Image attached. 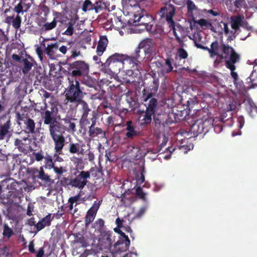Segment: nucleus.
I'll return each mask as SVG.
<instances>
[{
  "label": "nucleus",
  "instance_id": "f257e3e1",
  "mask_svg": "<svg viewBox=\"0 0 257 257\" xmlns=\"http://www.w3.org/2000/svg\"><path fill=\"white\" fill-rule=\"evenodd\" d=\"M159 81L158 78H153L152 83L149 86L146 87L142 90L141 100L146 106V110L138 111L139 115V122L142 126H146L151 124L152 117L154 118L155 114L158 108V101L153 96L158 91Z\"/></svg>",
  "mask_w": 257,
  "mask_h": 257
},
{
  "label": "nucleus",
  "instance_id": "f03ea898",
  "mask_svg": "<svg viewBox=\"0 0 257 257\" xmlns=\"http://www.w3.org/2000/svg\"><path fill=\"white\" fill-rule=\"evenodd\" d=\"M46 111L41 112V117L44 124L49 125V131L51 138L63 135L66 128L61 123L57 121L58 114V108L56 104H52L48 107L45 105Z\"/></svg>",
  "mask_w": 257,
  "mask_h": 257
},
{
  "label": "nucleus",
  "instance_id": "7ed1b4c3",
  "mask_svg": "<svg viewBox=\"0 0 257 257\" xmlns=\"http://www.w3.org/2000/svg\"><path fill=\"white\" fill-rule=\"evenodd\" d=\"M176 8L172 4L166 5L164 7L161 8L159 12V14L163 20H165L168 24L169 27L173 31V34L178 43L182 44L183 41L180 37L177 31L179 32L182 36H185V32L183 27L179 24L175 26V22L173 18L175 14Z\"/></svg>",
  "mask_w": 257,
  "mask_h": 257
},
{
  "label": "nucleus",
  "instance_id": "20e7f679",
  "mask_svg": "<svg viewBox=\"0 0 257 257\" xmlns=\"http://www.w3.org/2000/svg\"><path fill=\"white\" fill-rule=\"evenodd\" d=\"M222 52L224 56H221L222 59L225 60V66L231 71V76L233 79V82L235 84L238 80V74L234 70L236 69L235 64L240 61V55L237 54L234 49L228 45L222 44L221 45Z\"/></svg>",
  "mask_w": 257,
  "mask_h": 257
},
{
  "label": "nucleus",
  "instance_id": "39448f33",
  "mask_svg": "<svg viewBox=\"0 0 257 257\" xmlns=\"http://www.w3.org/2000/svg\"><path fill=\"white\" fill-rule=\"evenodd\" d=\"M68 86L65 90V97L67 103L73 104L74 102L83 99L85 93L83 88L80 85L79 81L76 78H68Z\"/></svg>",
  "mask_w": 257,
  "mask_h": 257
},
{
  "label": "nucleus",
  "instance_id": "423d86ee",
  "mask_svg": "<svg viewBox=\"0 0 257 257\" xmlns=\"http://www.w3.org/2000/svg\"><path fill=\"white\" fill-rule=\"evenodd\" d=\"M127 55L115 53L110 56L102 64L103 68L106 71L113 73H118L122 68L123 61L127 60Z\"/></svg>",
  "mask_w": 257,
  "mask_h": 257
},
{
  "label": "nucleus",
  "instance_id": "0eeeda50",
  "mask_svg": "<svg viewBox=\"0 0 257 257\" xmlns=\"http://www.w3.org/2000/svg\"><path fill=\"white\" fill-rule=\"evenodd\" d=\"M212 118L209 116H203L201 119L196 120L190 127V132L194 136L205 134L212 128L213 125Z\"/></svg>",
  "mask_w": 257,
  "mask_h": 257
},
{
  "label": "nucleus",
  "instance_id": "6e6552de",
  "mask_svg": "<svg viewBox=\"0 0 257 257\" xmlns=\"http://www.w3.org/2000/svg\"><path fill=\"white\" fill-rule=\"evenodd\" d=\"M68 69L70 74L76 78L84 77L88 75L89 71V66L83 61H76L70 64Z\"/></svg>",
  "mask_w": 257,
  "mask_h": 257
},
{
  "label": "nucleus",
  "instance_id": "1a4fd4ad",
  "mask_svg": "<svg viewBox=\"0 0 257 257\" xmlns=\"http://www.w3.org/2000/svg\"><path fill=\"white\" fill-rule=\"evenodd\" d=\"M90 177V172L82 171L74 179L70 180L69 183H67V184L70 185L72 187L82 189L87 184L88 182L87 179L89 178ZM68 181V178L63 177V180H61V183H63V182H65L67 184V182Z\"/></svg>",
  "mask_w": 257,
  "mask_h": 257
},
{
  "label": "nucleus",
  "instance_id": "9d476101",
  "mask_svg": "<svg viewBox=\"0 0 257 257\" xmlns=\"http://www.w3.org/2000/svg\"><path fill=\"white\" fill-rule=\"evenodd\" d=\"M114 236H113V233L111 231L104 230L101 232L98 242L100 249L111 251L112 244L114 240Z\"/></svg>",
  "mask_w": 257,
  "mask_h": 257
},
{
  "label": "nucleus",
  "instance_id": "9b49d317",
  "mask_svg": "<svg viewBox=\"0 0 257 257\" xmlns=\"http://www.w3.org/2000/svg\"><path fill=\"white\" fill-rule=\"evenodd\" d=\"M173 60L170 58H167L164 61L162 60H156L153 63L157 69L158 74L163 75L172 72L173 70Z\"/></svg>",
  "mask_w": 257,
  "mask_h": 257
},
{
  "label": "nucleus",
  "instance_id": "f8f14e48",
  "mask_svg": "<svg viewBox=\"0 0 257 257\" xmlns=\"http://www.w3.org/2000/svg\"><path fill=\"white\" fill-rule=\"evenodd\" d=\"M7 203L10 204L3 211L4 214L8 219L18 221L21 216L19 207L16 205L12 204L13 200H9Z\"/></svg>",
  "mask_w": 257,
  "mask_h": 257
},
{
  "label": "nucleus",
  "instance_id": "ddd939ff",
  "mask_svg": "<svg viewBox=\"0 0 257 257\" xmlns=\"http://www.w3.org/2000/svg\"><path fill=\"white\" fill-rule=\"evenodd\" d=\"M101 203L102 200L94 201L92 206L87 211L84 217V222L86 226L89 225L94 221Z\"/></svg>",
  "mask_w": 257,
  "mask_h": 257
},
{
  "label": "nucleus",
  "instance_id": "4468645a",
  "mask_svg": "<svg viewBox=\"0 0 257 257\" xmlns=\"http://www.w3.org/2000/svg\"><path fill=\"white\" fill-rule=\"evenodd\" d=\"M139 48L144 50L145 55H152L156 51V44L152 39H145L139 43Z\"/></svg>",
  "mask_w": 257,
  "mask_h": 257
},
{
  "label": "nucleus",
  "instance_id": "2eb2a0df",
  "mask_svg": "<svg viewBox=\"0 0 257 257\" xmlns=\"http://www.w3.org/2000/svg\"><path fill=\"white\" fill-rule=\"evenodd\" d=\"M130 245V240L128 238H119L114 244L111 248L112 253H117L124 252L128 249Z\"/></svg>",
  "mask_w": 257,
  "mask_h": 257
},
{
  "label": "nucleus",
  "instance_id": "dca6fc26",
  "mask_svg": "<svg viewBox=\"0 0 257 257\" xmlns=\"http://www.w3.org/2000/svg\"><path fill=\"white\" fill-rule=\"evenodd\" d=\"M141 48H139V45L136 48L134 53L130 56H127V60H130V62L132 63L133 67L138 69V66L141 64V62L144 59L143 53L141 51Z\"/></svg>",
  "mask_w": 257,
  "mask_h": 257
},
{
  "label": "nucleus",
  "instance_id": "f3484780",
  "mask_svg": "<svg viewBox=\"0 0 257 257\" xmlns=\"http://www.w3.org/2000/svg\"><path fill=\"white\" fill-rule=\"evenodd\" d=\"M230 23L231 28L234 31V34L240 27H243L244 24H248L247 22L244 20L243 15L240 14L231 16Z\"/></svg>",
  "mask_w": 257,
  "mask_h": 257
},
{
  "label": "nucleus",
  "instance_id": "a211bd4d",
  "mask_svg": "<svg viewBox=\"0 0 257 257\" xmlns=\"http://www.w3.org/2000/svg\"><path fill=\"white\" fill-rule=\"evenodd\" d=\"M31 140L27 137L22 139H15L14 145L18 149L19 152L24 154H27L29 151L30 146Z\"/></svg>",
  "mask_w": 257,
  "mask_h": 257
},
{
  "label": "nucleus",
  "instance_id": "6ab92c4d",
  "mask_svg": "<svg viewBox=\"0 0 257 257\" xmlns=\"http://www.w3.org/2000/svg\"><path fill=\"white\" fill-rule=\"evenodd\" d=\"M154 121L156 124L162 125L163 127L171 124L173 120L170 118L169 115L166 112L159 113L154 116Z\"/></svg>",
  "mask_w": 257,
  "mask_h": 257
},
{
  "label": "nucleus",
  "instance_id": "aec40b11",
  "mask_svg": "<svg viewBox=\"0 0 257 257\" xmlns=\"http://www.w3.org/2000/svg\"><path fill=\"white\" fill-rule=\"evenodd\" d=\"M54 143V150L58 155L62 154V150L65 146V138L63 135L51 138Z\"/></svg>",
  "mask_w": 257,
  "mask_h": 257
},
{
  "label": "nucleus",
  "instance_id": "412c9836",
  "mask_svg": "<svg viewBox=\"0 0 257 257\" xmlns=\"http://www.w3.org/2000/svg\"><path fill=\"white\" fill-rule=\"evenodd\" d=\"M85 144L82 141L79 143H71L69 145L68 151L71 154L84 155L85 153L84 147Z\"/></svg>",
  "mask_w": 257,
  "mask_h": 257
},
{
  "label": "nucleus",
  "instance_id": "4be33fe9",
  "mask_svg": "<svg viewBox=\"0 0 257 257\" xmlns=\"http://www.w3.org/2000/svg\"><path fill=\"white\" fill-rule=\"evenodd\" d=\"M59 48V43L58 42L52 43L48 44L45 48L44 52L51 59H55L57 56V52Z\"/></svg>",
  "mask_w": 257,
  "mask_h": 257
},
{
  "label": "nucleus",
  "instance_id": "5701e85b",
  "mask_svg": "<svg viewBox=\"0 0 257 257\" xmlns=\"http://www.w3.org/2000/svg\"><path fill=\"white\" fill-rule=\"evenodd\" d=\"M126 126L127 132L125 134V136L127 138L133 139L141 135V133L136 130V127L133 124L132 121H127L126 123Z\"/></svg>",
  "mask_w": 257,
  "mask_h": 257
},
{
  "label": "nucleus",
  "instance_id": "b1692460",
  "mask_svg": "<svg viewBox=\"0 0 257 257\" xmlns=\"http://www.w3.org/2000/svg\"><path fill=\"white\" fill-rule=\"evenodd\" d=\"M73 103L75 104L76 106H79L78 110L81 113V116H88L91 109L89 107L88 104L86 101L81 99L80 100L76 101Z\"/></svg>",
  "mask_w": 257,
  "mask_h": 257
},
{
  "label": "nucleus",
  "instance_id": "393cba45",
  "mask_svg": "<svg viewBox=\"0 0 257 257\" xmlns=\"http://www.w3.org/2000/svg\"><path fill=\"white\" fill-rule=\"evenodd\" d=\"M108 43V41L106 36H101L100 37L96 48V53L98 56H101L105 51Z\"/></svg>",
  "mask_w": 257,
  "mask_h": 257
},
{
  "label": "nucleus",
  "instance_id": "a878e982",
  "mask_svg": "<svg viewBox=\"0 0 257 257\" xmlns=\"http://www.w3.org/2000/svg\"><path fill=\"white\" fill-rule=\"evenodd\" d=\"M88 134L89 137L92 139L96 137L101 139L106 138L105 132L98 127H89Z\"/></svg>",
  "mask_w": 257,
  "mask_h": 257
},
{
  "label": "nucleus",
  "instance_id": "bb28decb",
  "mask_svg": "<svg viewBox=\"0 0 257 257\" xmlns=\"http://www.w3.org/2000/svg\"><path fill=\"white\" fill-rule=\"evenodd\" d=\"M10 126L11 120L10 118L4 123H3L2 120L0 119V140H4L9 133Z\"/></svg>",
  "mask_w": 257,
  "mask_h": 257
},
{
  "label": "nucleus",
  "instance_id": "cd10ccee",
  "mask_svg": "<svg viewBox=\"0 0 257 257\" xmlns=\"http://www.w3.org/2000/svg\"><path fill=\"white\" fill-rule=\"evenodd\" d=\"M53 15L55 16V18L53 21L51 23H46L43 25V29L45 31L51 30L56 27L58 22L56 19L59 18L62 16V14L61 13L55 12L53 13Z\"/></svg>",
  "mask_w": 257,
  "mask_h": 257
},
{
  "label": "nucleus",
  "instance_id": "c85d7f7f",
  "mask_svg": "<svg viewBox=\"0 0 257 257\" xmlns=\"http://www.w3.org/2000/svg\"><path fill=\"white\" fill-rule=\"evenodd\" d=\"M23 123L25 125L24 128L26 132L32 134L36 133V123L33 119L29 117L23 121Z\"/></svg>",
  "mask_w": 257,
  "mask_h": 257
},
{
  "label": "nucleus",
  "instance_id": "c756f323",
  "mask_svg": "<svg viewBox=\"0 0 257 257\" xmlns=\"http://www.w3.org/2000/svg\"><path fill=\"white\" fill-rule=\"evenodd\" d=\"M36 173L38 174L36 177L43 181L45 183L51 184L53 183V181L51 179L50 176L45 173L42 167H41L40 170H37Z\"/></svg>",
  "mask_w": 257,
  "mask_h": 257
},
{
  "label": "nucleus",
  "instance_id": "7c9ffc66",
  "mask_svg": "<svg viewBox=\"0 0 257 257\" xmlns=\"http://www.w3.org/2000/svg\"><path fill=\"white\" fill-rule=\"evenodd\" d=\"M33 61V59L30 56H29L28 58H23L22 61L23 63L22 72L24 74H27L31 70L33 66L32 63Z\"/></svg>",
  "mask_w": 257,
  "mask_h": 257
},
{
  "label": "nucleus",
  "instance_id": "2f4dec72",
  "mask_svg": "<svg viewBox=\"0 0 257 257\" xmlns=\"http://www.w3.org/2000/svg\"><path fill=\"white\" fill-rule=\"evenodd\" d=\"M64 123L66 124L65 128L69 132L74 133L76 132V123L75 121L76 120V119L71 118H65L63 119Z\"/></svg>",
  "mask_w": 257,
  "mask_h": 257
},
{
  "label": "nucleus",
  "instance_id": "473e14b6",
  "mask_svg": "<svg viewBox=\"0 0 257 257\" xmlns=\"http://www.w3.org/2000/svg\"><path fill=\"white\" fill-rule=\"evenodd\" d=\"M219 43L217 41H215L212 42L211 44V48H210L209 54L210 57H212L214 56H217L222 58L221 56H224V54L222 53V54H219Z\"/></svg>",
  "mask_w": 257,
  "mask_h": 257
},
{
  "label": "nucleus",
  "instance_id": "72a5a7b5",
  "mask_svg": "<svg viewBox=\"0 0 257 257\" xmlns=\"http://www.w3.org/2000/svg\"><path fill=\"white\" fill-rule=\"evenodd\" d=\"M41 95H42V98H44V100H43V103H44V106H41L40 107V109L39 110L40 111H41V113L42 112H44V111H46V109L45 108V105L46 104V105L49 107V106H50L52 104H54V103H51L50 104V105H48V104L46 102V98H48L49 97H50L51 95V93H50V92H48L47 91H46V90H42L41 91Z\"/></svg>",
  "mask_w": 257,
  "mask_h": 257
},
{
  "label": "nucleus",
  "instance_id": "f704fd0d",
  "mask_svg": "<svg viewBox=\"0 0 257 257\" xmlns=\"http://www.w3.org/2000/svg\"><path fill=\"white\" fill-rule=\"evenodd\" d=\"M14 234V231L13 229L9 227V225L4 223L3 224V235L4 237L9 239Z\"/></svg>",
  "mask_w": 257,
  "mask_h": 257
},
{
  "label": "nucleus",
  "instance_id": "c9c22d12",
  "mask_svg": "<svg viewBox=\"0 0 257 257\" xmlns=\"http://www.w3.org/2000/svg\"><path fill=\"white\" fill-rule=\"evenodd\" d=\"M77 169L82 170L84 168L83 161L82 157L73 156L70 158Z\"/></svg>",
  "mask_w": 257,
  "mask_h": 257
},
{
  "label": "nucleus",
  "instance_id": "e433bc0d",
  "mask_svg": "<svg viewBox=\"0 0 257 257\" xmlns=\"http://www.w3.org/2000/svg\"><path fill=\"white\" fill-rule=\"evenodd\" d=\"M227 113L224 112L222 114L221 117L220 118H216V119H218L220 123H225L226 122H228L227 125H231L233 120L231 114H230V116L228 118H227Z\"/></svg>",
  "mask_w": 257,
  "mask_h": 257
},
{
  "label": "nucleus",
  "instance_id": "4c0bfd02",
  "mask_svg": "<svg viewBox=\"0 0 257 257\" xmlns=\"http://www.w3.org/2000/svg\"><path fill=\"white\" fill-rule=\"evenodd\" d=\"M16 114L17 121L19 125L21 124V121L23 122L30 117L28 113H26L25 112L21 113L20 112H17Z\"/></svg>",
  "mask_w": 257,
  "mask_h": 257
},
{
  "label": "nucleus",
  "instance_id": "58836bf2",
  "mask_svg": "<svg viewBox=\"0 0 257 257\" xmlns=\"http://www.w3.org/2000/svg\"><path fill=\"white\" fill-rule=\"evenodd\" d=\"M163 28L160 25H155L153 26L150 34L153 35H161L163 32Z\"/></svg>",
  "mask_w": 257,
  "mask_h": 257
},
{
  "label": "nucleus",
  "instance_id": "ea45409f",
  "mask_svg": "<svg viewBox=\"0 0 257 257\" xmlns=\"http://www.w3.org/2000/svg\"><path fill=\"white\" fill-rule=\"evenodd\" d=\"M44 159H45L44 163L45 168L49 169H52L54 166L52 156L49 155H47L44 157Z\"/></svg>",
  "mask_w": 257,
  "mask_h": 257
},
{
  "label": "nucleus",
  "instance_id": "a19ab883",
  "mask_svg": "<svg viewBox=\"0 0 257 257\" xmlns=\"http://www.w3.org/2000/svg\"><path fill=\"white\" fill-rule=\"evenodd\" d=\"M74 242L79 244L80 246L82 247H86L88 245V242L85 237L82 235L80 236H77L75 238Z\"/></svg>",
  "mask_w": 257,
  "mask_h": 257
},
{
  "label": "nucleus",
  "instance_id": "79ce46f5",
  "mask_svg": "<svg viewBox=\"0 0 257 257\" xmlns=\"http://www.w3.org/2000/svg\"><path fill=\"white\" fill-rule=\"evenodd\" d=\"M131 153L132 157L134 159L138 160L141 157V152L138 147H133Z\"/></svg>",
  "mask_w": 257,
  "mask_h": 257
},
{
  "label": "nucleus",
  "instance_id": "37998d69",
  "mask_svg": "<svg viewBox=\"0 0 257 257\" xmlns=\"http://www.w3.org/2000/svg\"><path fill=\"white\" fill-rule=\"evenodd\" d=\"M75 24V22L72 20H70L69 21L68 24V27L67 30L64 32V34L68 36H71L73 34L74 32V27L73 26Z\"/></svg>",
  "mask_w": 257,
  "mask_h": 257
},
{
  "label": "nucleus",
  "instance_id": "c03bdc74",
  "mask_svg": "<svg viewBox=\"0 0 257 257\" xmlns=\"http://www.w3.org/2000/svg\"><path fill=\"white\" fill-rule=\"evenodd\" d=\"M88 116H81V118L80 121V126L82 129L84 131L87 130V126L90 124V121L87 118Z\"/></svg>",
  "mask_w": 257,
  "mask_h": 257
},
{
  "label": "nucleus",
  "instance_id": "a18cd8bd",
  "mask_svg": "<svg viewBox=\"0 0 257 257\" xmlns=\"http://www.w3.org/2000/svg\"><path fill=\"white\" fill-rule=\"evenodd\" d=\"M126 75L130 77V78L126 79V82L127 83H133L137 81L135 77L136 76H135L134 72L132 70H128L126 72Z\"/></svg>",
  "mask_w": 257,
  "mask_h": 257
},
{
  "label": "nucleus",
  "instance_id": "49530a36",
  "mask_svg": "<svg viewBox=\"0 0 257 257\" xmlns=\"http://www.w3.org/2000/svg\"><path fill=\"white\" fill-rule=\"evenodd\" d=\"M82 10L83 12H86L87 11L93 10V4L89 0H85L82 6Z\"/></svg>",
  "mask_w": 257,
  "mask_h": 257
},
{
  "label": "nucleus",
  "instance_id": "de8ad7c7",
  "mask_svg": "<svg viewBox=\"0 0 257 257\" xmlns=\"http://www.w3.org/2000/svg\"><path fill=\"white\" fill-rule=\"evenodd\" d=\"M149 19V20L151 19L148 16H140V17H138V19H137L138 24H137V25L145 26L149 22L146 20V19Z\"/></svg>",
  "mask_w": 257,
  "mask_h": 257
},
{
  "label": "nucleus",
  "instance_id": "09e8293b",
  "mask_svg": "<svg viewBox=\"0 0 257 257\" xmlns=\"http://www.w3.org/2000/svg\"><path fill=\"white\" fill-rule=\"evenodd\" d=\"M21 18L19 15H17L16 18L13 20L12 25L13 27L16 29H19L21 26Z\"/></svg>",
  "mask_w": 257,
  "mask_h": 257
},
{
  "label": "nucleus",
  "instance_id": "8fccbe9b",
  "mask_svg": "<svg viewBox=\"0 0 257 257\" xmlns=\"http://www.w3.org/2000/svg\"><path fill=\"white\" fill-rule=\"evenodd\" d=\"M177 54L179 57V58L181 59H186L188 56V54L187 51L183 49V48H180L177 50Z\"/></svg>",
  "mask_w": 257,
  "mask_h": 257
},
{
  "label": "nucleus",
  "instance_id": "3c124183",
  "mask_svg": "<svg viewBox=\"0 0 257 257\" xmlns=\"http://www.w3.org/2000/svg\"><path fill=\"white\" fill-rule=\"evenodd\" d=\"M136 194L140 199L144 200L146 199V194L143 192V189L141 187H138L136 190Z\"/></svg>",
  "mask_w": 257,
  "mask_h": 257
},
{
  "label": "nucleus",
  "instance_id": "603ef678",
  "mask_svg": "<svg viewBox=\"0 0 257 257\" xmlns=\"http://www.w3.org/2000/svg\"><path fill=\"white\" fill-rule=\"evenodd\" d=\"M103 3L101 2H96L93 5V10H94L96 13L100 12L103 9Z\"/></svg>",
  "mask_w": 257,
  "mask_h": 257
},
{
  "label": "nucleus",
  "instance_id": "864d4df0",
  "mask_svg": "<svg viewBox=\"0 0 257 257\" xmlns=\"http://www.w3.org/2000/svg\"><path fill=\"white\" fill-rule=\"evenodd\" d=\"M14 11L16 12L18 14H23L25 12L23 6V2L21 1L14 8Z\"/></svg>",
  "mask_w": 257,
  "mask_h": 257
},
{
  "label": "nucleus",
  "instance_id": "5fc2aeb1",
  "mask_svg": "<svg viewBox=\"0 0 257 257\" xmlns=\"http://www.w3.org/2000/svg\"><path fill=\"white\" fill-rule=\"evenodd\" d=\"M213 120H214V121L213 122V125L212 126V127H213L214 131L216 133H220L223 130V126L221 124L222 123L215 124L214 121H216L217 120H215V119H213Z\"/></svg>",
  "mask_w": 257,
  "mask_h": 257
},
{
  "label": "nucleus",
  "instance_id": "6e6d98bb",
  "mask_svg": "<svg viewBox=\"0 0 257 257\" xmlns=\"http://www.w3.org/2000/svg\"><path fill=\"white\" fill-rule=\"evenodd\" d=\"M52 169H53L54 172L56 174L59 175H62L63 173L66 172V170L62 167H58L54 166L52 168Z\"/></svg>",
  "mask_w": 257,
  "mask_h": 257
},
{
  "label": "nucleus",
  "instance_id": "4d7b16f0",
  "mask_svg": "<svg viewBox=\"0 0 257 257\" xmlns=\"http://www.w3.org/2000/svg\"><path fill=\"white\" fill-rule=\"evenodd\" d=\"M33 155L35 156V160L38 162L42 161L44 158L45 157L43 155V152L42 150H40L39 152L37 153H34Z\"/></svg>",
  "mask_w": 257,
  "mask_h": 257
},
{
  "label": "nucleus",
  "instance_id": "13d9d810",
  "mask_svg": "<svg viewBox=\"0 0 257 257\" xmlns=\"http://www.w3.org/2000/svg\"><path fill=\"white\" fill-rule=\"evenodd\" d=\"M147 210V208L146 207H142L139 209L138 212L136 214L134 218H141L145 213Z\"/></svg>",
  "mask_w": 257,
  "mask_h": 257
},
{
  "label": "nucleus",
  "instance_id": "bf43d9fd",
  "mask_svg": "<svg viewBox=\"0 0 257 257\" xmlns=\"http://www.w3.org/2000/svg\"><path fill=\"white\" fill-rule=\"evenodd\" d=\"M40 221L43 223L44 224H46V226H50L51 224V214H49Z\"/></svg>",
  "mask_w": 257,
  "mask_h": 257
},
{
  "label": "nucleus",
  "instance_id": "052dcab7",
  "mask_svg": "<svg viewBox=\"0 0 257 257\" xmlns=\"http://www.w3.org/2000/svg\"><path fill=\"white\" fill-rule=\"evenodd\" d=\"M176 150V148L173 146L169 147L166 149L165 153H169L168 155L164 157L165 159H169L172 153Z\"/></svg>",
  "mask_w": 257,
  "mask_h": 257
},
{
  "label": "nucleus",
  "instance_id": "680f3d73",
  "mask_svg": "<svg viewBox=\"0 0 257 257\" xmlns=\"http://www.w3.org/2000/svg\"><path fill=\"white\" fill-rule=\"evenodd\" d=\"M12 58L16 62L22 63L24 58L19 55L14 54L12 55Z\"/></svg>",
  "mask_w": 257,
  "mask_h": 257
},
{
  "label": "nucleus",
  "instance_id": "e2e57ef3",
  "mask_svg": "<svg viewBox=\"0 0 257 257\" xmlns=\"http://www.w3.org/2000/svg\"><path fill=\"white\" fill-rule=\"evenodd\" d=\"M92 118L91 119V125L88 127V128L89 127H95L96 123V113L94 112H92Z\"/></svg>",
  "mask_w": 257,
  "mask_h": 257
},
{
  "label": "nucleus",
  "instance_id": "0e129e2a",
  "mask_svg": "<svg viewBox=\"0 0 257 257\" xmlns=\"http://www.w3.org/2000/svg\"><path fill=\"white\" fill-rule=\"evenodd\" d=\"M36 51L40 60L42 61L43 59V51L42 49L40 47H37Z\"/></svg>",
  "mask_w": 257,
  "mask_h": 257
},
{
  "label": "nucleus",
  "instance_id": "69168bd1",
  "mask_svg": "<svg viewBox=\"0 0 257 257\" xmlns=\"http://www.w3.org/2000/svg\"><path fill=\"white\" fill-rule=\"evenodd\" d=\"M80 198V195L79 194H77L74 196L71 197L68 199V202L71 203H74L78 201Z\"/></svg>",
  "mask_w": 257,
  "mask_h": 257
},
{
  "label": "nucleus",
  "instance_id": "338daca9",
  "mask_svg": "<svg viewBox=\"0 0 257 257\" xmlns=\"http://www.w3.org/2000/svg\"><path fill=\"white\" fill-rule=\"evenodd\" d=\"M87 157V159L90 162H92L94 160V155L92 152H91L89 149L87 150V153L86 154Z\"/></svg>",
  "mask_w": 257,
  "mask_h": 257
},
{
  "label": "nucleus",
  "instance_id": "774afa93",
  "mask_svg": "<svg viewBox=\"0 0 257 257\" xmlns=\"http://www.w3.org/2000/svg\"><path fill=\"white\" fill-rule=\"evenodd\" d=\"M93 252L91 250L85 249V251L79 256V257H88L90 255H92Z\"/></svg>",
  "mask_w": 257,
  "mask_h": 257
}]
</instances>
